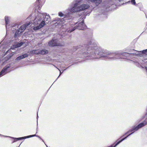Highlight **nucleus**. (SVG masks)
I'll return each instance as SVG.
<instances>
[{"instance_id":"1","label":"nucleus","mask_w":147,"mask_h":147,"mask_svg":"<svg viewBox=\"0 0 147 147\" xmlns=\"http://www.w3.org/2000/svg\"><path fill=\"white\" fill-rule=\"evenodd\" d=\"M82 0H78L76 1L74 4V7L70 9V11L69 13H71L80 11H83L87 9L89 7V5L87 3H83L81 5Z\"/></svg>"},{"instance_id":"2","label":"nucleus","mask_w":147,"mask_h":147,"mask_svg":"<svg viewBox=\"0 0 147 147\" xmlns=\"http://www.w3.org/2000/svg\"><path fill=\"white\" fill-rule=\"evenodd\" d=\"M39 16L40 17L43 16L44 19L38 25L36 26V24L35 23L34 25L35 26L33 28V30H36L41 28L45 24V22H46V23H49L50 20V17L48 15H46L45 13H42V14H40Z\"/></svg>"},{"instance_id":"3","label":"nucleus","mask_w":147,"mask_h":147,"mask_svg":"<svg viewBox=\"0 0 147 147\" xmlns=\"http://www.w3.org/2000/svg\"><path fill=\"white\" fill-rule=\"evenodd\" d=\"M75 25V26L71 30H67V31L69 32H71L74 30L76 29L80 30H83L86 28V25L84 24V22L83 21L78 24L77 23Z\"/></svg>"},{"instance_id":"4","label":"nucleus","mask_w":147,"mask_h":147,"mask_svg":"<svg viewBox=\"0 0 147 147\" xmlns=\"http://www.w3.org/2000/svg\"><path fill=\"white\" fill-rule=\"evenodd\" d=\"M30 24L29 23H27L26 24L22 25L19 30H17L16 32H15V37H16L18 36L19 34H20L25 30L27 26L30 25Z\"/></svg>"},{"instance_id":"5","label":"nucleus","mask_w":147,"mask_h":147,"mask_svg":"<svg viewBox=\"0 0 147 147\" xmlns=\"http://www.w3.org/2000/svg\"><path fill=\"white\" fill-rule=\"evenodd\" d=\"M146 125H147V121H144L142 123L139 124L136 127H134L132 128L131 129L129 130L126 133V134L129 133L130 132L134 130L137 131L140 128L144 127Z\"/></svg>"},{"instance_id":"6","label":"nucleus","mask_w":147,"mask_h":147,"mask_svg":"<svg viewBox=\"0 0 147 147\" xmlns=\"http://www.w3.org/2000/svg\"><path fill=\"white\" fill-rule=\"evenodd\" d=\"M49 45L51 46H62L64 45L63 42L61 43H59L58 40L56 39H53L52 40L49 42Z\"/></svg>"},{"instance_id":"7","label":"nucleus","mask_w":147,"mask_h":147,"mask_svg":"<svg viewBox=\"0 0 147 147\" xmlns=\"http://www.w3.org/2000/svg\"><path fill=\"white\" fill-rule=\"evenodd\" d=\"M10 67L9 65H7L3 68L1 71L0 72V76L6 74L8 72L7 70Z\"/></svg>"},{"instance_id":"8","label":"nucleus","mask_w":147,"mask_h":147,"mask_svg":"<svg viewBox=\"0 0 147 147\" xmlns=\"http://www.w3.org/2000/svg\"><path fill=\"white\" fill-rule=\"evenodd\" d=\"M45 0H38L36 2V3L37 4H38V7H36V9H37V8L38 7V9L40 10V9L41 8L42 5L45 2Z\"/></svg>"},{"instance_id":"9","label":"nucleus","mask_w":147,"mask_h":147,"mask_svg":"<svg viewBox=\"0 0 147 147\" xmlns=\"http://www.w3.org/2000/svg\"><path fill=\"white\" fill-rule=\"evenodd\" d=\"M99 50H98L97 51H96V52L94 53V54H97V55H100L102 57H104L106 58H112V57H111L110 56H111V55H110L109 54H108L107 55H101V53L100 52H98V51H99Z\"/></svg>"},{"instance_id":"10","label":"nucleus","mask_w":147,"mask_h":147,"mask_svg":"<svg viewBox=\"0 0 147 147\" xmlns=\"http://www.w3.org/2000/svg\"><path fill=\"white\" fill-rule=\"evenodd\" d=\"M36 136L35 134L33 135H30V136H26L24 137H21V138H15V139L16 140H20L22 139H26V138H30V137H34V136Z\"/></svg>"},{"instance_id":"11","label":"nucleus","mask_w":147,"mask_h":147,"mask_svg":"<svg viewBox=\"0 0 147 147\" xmlns=\"http://www.w3.org/2000/svg\"><path fill=\"white\" fill-rule=\"evenodd\" d=\"M28 56V55L27 54H25L21 56H20L19 57H17L16 59V60L18 61L20 60L21 59H23L26 57H27Z\"/></svg>"},{"instance_id":"12","label":"nucleus","mask_w":147,"mask_h":147,"mask_svg":"<svg viewBox=\"0 0 147 147\" xmlns=\"http://www.w3.org/2000/svg\"><path fill=\"white\" fill-rule=\"evenodd\" d=\"M88 1L92 2H94L96 5H98L100 3L102 0H88Z\"/></svg>"},{"instance_id":"13","label":"nucleus","mask_w":147,"mask_h":147,"mask_svg":"<svg viewBox=\"0 0 147 147\" xmlns=\"http://www.w3.org/2000/svg\"><path fill=\"white\" fill-rule=\"evenodd\" d=\"M65 22L64 21L63 19L61 20L59 19L58 20L57 23V24L60 25H61L63 24H64Z\"/></svg>"},{"instance_id":"14","label":"nucleus","mask_w":147,"mask_h":147,"mask_svg":"<svg viewBox=\"0 0 147 147\" xmlns=\"http://www.w3.org/2000/svg\"><path fill=\"white\" fill-rule=\"evenodd\" d=\"M48 51L47 50L45 49L42 50L40 51V54H47L48 53Z\"/></svg>"},{"instance_id":"15","label":"nucleus","mask_w":147,"mask_h":147,"mask_svg":"<svg viewBox=\"0 0 147 147\" xmlns=\"http://www.w3.org/2000/svg\"><path fill=\"white\" fill-rule=\"evenodd\" d=\"M5 20L6 24V27H7V25L9 23V18L7 16H5Z\"/></svg>"},{"instance_id":"16","label":"nucleus","mask_w":147,"mask_h":147,"mask_svg":"<svg viewBox=\"0 0 147 147\" xmlns=\"http://www.w3.org/2000/svg\"><path fill=\"white\" fill-rule=\"evenodd\" d=\"M23 43L22 42H21L20 43H18L16 45H15V46H13V47L15 48H18L19 47H21L23 44Z\"/></svg>"},{"instance_id":"17","label":"nucleus","mask_w":147,"mask_h":147,"mask_svg":"<svg viewBox=\"0 0 147 147\" xmlns=\"http://www.w3.org/2000/svg\"><path fill=\"white\" fill-rule=\"evenodd\" d=\"M142 53H144L146 55H147V49L143 50L142 51Z\"/></svg>"},{"instance_id":"18","label":"nucleus","mask_w":147,"mask_h":147,"mask_svg":"<svg viewBox=\"0 0 147 147\" xmlns=\"http://www.w3.org/2000/svg\"><path fill=\"white\" fill-rule=\"evenodd\" d=\"M36 51L35 54H40V51L39 50H35Z\"/></svg>"},{"instance_id":"19","label":"nucleus","mask_w":147,"mask_h":147,"mask_svg":"<svg viewBox=\"0 0 147 147\" xmlns=\"http://www.w3.org/2000/svg\"><path fill=\"white\" fill-rule=\"evenodd\" d=\"M131 3L132 4L135 5L136 4V2L135 0H131Z\"/></svg>"},{"instance_id":"20","label":"nucleus","mask_w":147,"mask_h":147,"mask_svg":"<svg viewBox=\"0 0 147 147\" xmlns=\"http://www.w3.org/2000/svg\"><path fill=\"white\" fill-rule=\"evenodd\" d=\"M59 15L60 16H63V14L61 12H59Z\"/></svg>"},{"instance_id":"21","label":"nucleus","mask_w":147,"mask_h":147,"mask_svg":"<svg viewBox=\"0 0 147 147\" xmlns=\"http://www.w3.org/2000/svg\"><path fill=\"white\" fill-rule=\"evenodd\" d=\"M35 51H35V50H32L31 51V53L32 54H35Z\"/></svg>"},{"instance_id":"22","label":"nucleus","mask_w":147,"mask_h":147,"mask_svg":"<svg viewBox=\"0 0 147 147\" xmlns=\"http://www.w3.org/2000/svg\"><path fill=\"white\" fill-rule=\"evenodd\" d=\"M57 69H58L59 71H60V74H59V77H59V76H60V75H61L62 74V72H61V71H60V69H58V68H57Z\"/></svg>"},{"instance_id":"23","label":"nucleus","mask_w":147,"mask_h":147,"mask_svg":"<svg viewBox=\"0 0 147 147\" xmlns=\"http://www.w3.org/2000/svg\"><path fill=\"white\" fill-rule=\"evenodd\" d=\"M87 54L86 53H84L83 54V55L85 56V57H86L87 56H86V55Z\"/></svg>"},{"instance_id":"24","label":"nucleus","mask_w":147,"mask_h":147,"mask_svg":"<svg viewBox=\"0 0 147 147\" xmlns=\"http://www.w3.org/2000/svg\"><path fill=\"white\" fill-rule=\"evenodd\" d=\"M144 117H142L141 118V120H142V119H144Z\"/></svg>"},{"instance_id":"25","label":"nucleus","mask_w":147,"mask_h":147,"mask_svg":"<svg viewBox=\"0 0 147 147\" xmlns=\"http://www.w3.org/2000/svg\"><path fill=\"white\" fill-rule=\"evenodd\" d=\"M115 58H117V57L115 56Z\"/></svg>"},{"instance_id":"26","label":"nucleus","mask_w":147,"mask_h":147,"mask_svg":"<svg viewBox=\"0 0 147 147\" xmlns=\"http://www.w3.org/2000/svg\"><path fill=\"white\" fill-rule=\"evenodd\" d=\"M146 71H147V67H146Z\"/></svg>"},{"instance_id":"27","label":"nucleus","mask_w":147,"mask_h":147,"mask_svg":"<svg viewBox=\"0 0 147 147\" xmlns=\"http://www.w3.org/2000/svg\"><path fill=\"white\" fill-rule=\"evenodd\" d=\"M0 135L1 136H3L2 135H1V134H0Z\"/></svg>"},{"instance_id":"28","label":"nucleus","mask_w":147,"mask_h":147,"mask_svg":"<svg viewBox=\"0 0 147 147\" xmlns=\"http://www.w3.org/2000/svg\"><path fill=\"white\" fill-rule=\"evenodd\" d=\"M6 137H9V136H6Z\"/></svg>"}]
</instances>
